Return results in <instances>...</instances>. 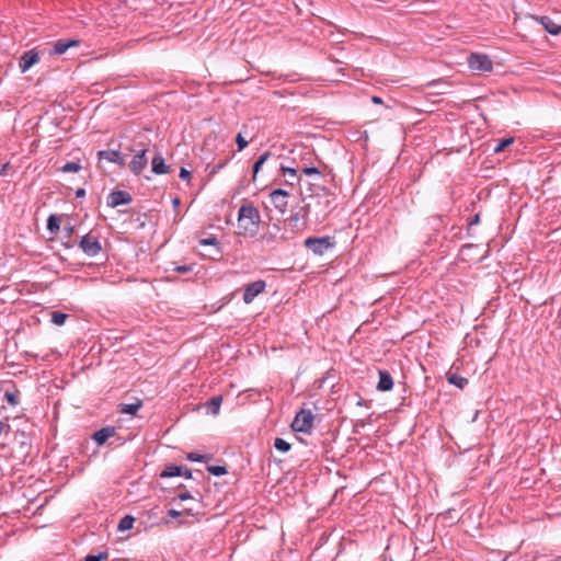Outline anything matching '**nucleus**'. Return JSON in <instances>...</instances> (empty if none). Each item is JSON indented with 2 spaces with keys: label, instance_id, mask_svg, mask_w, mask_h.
Masks as SVG:
<instances>
[{
  "label": "nucleus",
  "instance_id": "nucleus-8",
  "mask_svg": "<svg viewBox=\"0 0 561 561\" xmlns=\"http://www.w3.org/2000/svg\"><path fill=\"white\" fill-rule=\"evenodd\" d=\"M128 215V218L124 219L127 230H139L150 221L149 213H123Z\"/></svg>",
  "mask_w": 561,
  "mask_h": 561
},
{
  "label": "nucleus",
  "instance_id": "nucleus-27",
  "mask_svg": "<svg viewBox=\"0 0 561 561\" xmlns=\"http://www.w3.org/2000/svg\"><path fill=\"white\" fill-rule=\"evenodd\" d=\"M68 50V47H67V44H66V39H59L57 41L54 45H53V48L50 49V55H62L65 54L66 51Z\"/></svg>",
  "mask_w": 561,
  "mask_h": 561
},
{
  "label": "nucleus",
  "instance_id": "nucleus-17",
  "mask_svg": "<svg viewBox=\"0 0 561 561\" xmlns=\"http://www.w3.org/2000/svg\"><path fill=\"white\" fill-rule=\"evenodd\" d=\"M279 171L283 176H287L286 184L289 186L294 187L296 184L300 183L301 178L298 175L296 168L282 165Z\"/></svg>",
  "mask_w": 561,
  "mask_h": 561
},
{
  "label": "nucleus",
  "instance_id": "nucleus-33",
  "mask_svg": "<svg viewBox=\"0 0 561 561\" xmlns=\"http://www.w3.org/2000/svg\"><path fill=\"white\" fill-rule=\"evenodd\" d=\"M68 318V314L62 312H53L51 322L56 325H62Z\"/></svg>",
  "mask_w": 561,
  "mask_h": 561
},
{
  "label": "nucleus",
  "instance_id": "nucleus-9",
  "mask_svg": "<svg viewBox=\"0 0 561 561\" xmlns=\"http://www.w3.org/2000/svg\"><path fill=\"white\" fill-rule=\"evenodd\" d=\"M79 247L89 256H95L102 249L99 239L90 233L81 238Z\"/></svg>",
  "mask_w": 561,
  "mask_h": 561
},
{
  "label": "nucleus",
  "instance_id": "nucleus-39",
  "mask_svg": "<svg viewBox=\"0 0 561 561\" xmlns=\"http://www.w3.org/2000/svg\"><path fill=\"white\" fill-rule=\"evenodd\" d=\"M238 210H257V209L253 205L252 202L241 201V205L239 206Z\"/></svg>",
  "mask_w": 561,
  "mask_h": 561
},
{
  "label": "nucleus",
  "instance_id": "nucleus-53",
  "mask_svg": "<svg viewBox=\"0 0 561 561\" xmlns=\"http://www.w3.org/2000/svg\"><path fill=\"white\" fill-rule=\"evenodd\" d=\"M172 203H173V206H174L175 208H176V207H179V205H180V198L175 197V198L172 201Z\"/></svg>",
  "mask_w": 561,
  "mask_h": 561
},
{
  "label": "nucleus",
  "instance_id": "nucleus-1",
  "mask_svg": "<svg viewBox=\"0 0 561 561\" xmlns=\"http://www.w3.org/2000/svg\"><path fill=\"white\" fill-rule=\"evenodd\" d=\"M260 222V213H237V233L253 237L259 231Z\"/></svg>",
  "mask_w": 561,
  "mask_h": 561
},
{
  "label": "nucleus",
  "instance_id": "nucleus-20",
  "mask_svg": "<svg viewBox=\"0 0 561 561\" xmlns=\"http://www.w3.org/2000/svg\"><path fill=\"white\" fill-rule=\"evenodd\" d=\"M119 412L129 415H136L139 409L142 407V400L137 399L134 403L121 404Z\"/></svg>",
  "mask_w": 561,
  "mask_h": 561
},
{
  "label": "nucleus",
  "instance_id": "nucleus-34",
  "mask_svg": "<svg viewBox=\"0 0 561 561\" xmlns=\"http://www.w3.org/2000/svg\"><path fill=\"white\" fill-rule=\"evenodd\" d=\"M513 141H514L513 138H504L499 141V144L494 147L493 151L496 153L500 151H503L507 146L513 144Z\"/></svg>",
  "mask_w": 561,
  "mask_h": 561
},
{
  "label": "nucleus",
  "instance_id": "nucleus-19",
  "mask_svg": "<svg viewBox=\"0 0 561 561\" xmlns=\"http://www.w3.org/2000/svg\"><path fill=\"white\" fill-rule=\"evenodd\" d=\"M183 469H184V466L173 465V463L167 465V466H164L163 470L160 472L159 477L161 479L180 477L183 473Z\"/></svg>",
  "mask_w": 561,
  "mask_h": 561
},
{
  "label": "nucleus",
  "instance_id": "nucleus-49",
  "mask_svg": "<svg viewBox=\"0 0 561 561\" xmlns=\"http://www.w3.org/2000/svg\"><path fill=\"white\" fill-rule=\"evenodd\" d=\"M65 231H66V236L70 237L72 231H73V227L72 226H66L65 227Z\"/></svg>",
  "mask_w": 561,
  "mask_h": 561
},
{
  "label": "nucleus",
  "instance_id": "nucleus-32",
  "mask_svg": "<svg viewBox=\"0 0 561 561\" xmlns=\"http://www.w3.org/2000/svg\"><path fill=\"white\" fill-rule=\"evenodd\" d=\"M207 471L216 477L224 476L228 472L226 466H207Z\"/></svg>",
  "mask_w": 561,
  "mask_h": 561
},
{
  "label": "nucleus",
  "instance_id": "nucleus-54",
  "mask_svg": "<svg viewBox=\"0 0 561 561\" xmlns=\"http://www.w3.org/2000/svg\"><path fill=\"white\" fill-rule=\"evenodd\" d=\"M472 248H473V245H471V244H467V245H463V247H462V250H466V249H468V250H469V249H472Z\"/></svg>",
  "mask_w": 561,
  "mask_h": 561
},
{
  "label": "nucleus",
  "instance_id": "nucleus-37",
  "mask_svg": "<svg viewBox=\"0 0 561 561\" xmlns=\"http://www.w3.org/2000/svg\"><path fill=\"white\" fill-rule=\"evenodd\" d=\"M183 513L187 514V515H193L192 510H190V508H185L183 512L172 508V510L168 511V516H170L172 518H176V517H180Z\"/></svg>",
  "mask_w": 561,
  "mask_h": 561
},
{
  "label": "nucleus",
  "instance_id": "nucleus-52",
  "mask_svg": "<svg viewBox=\"0 0 561 561\" xmlns=\"http://www.w3.org/2000/svg\"><path fill=\"white\" fill-rule=\"evenodd\" d=\"M5 427H9V425L5 424L4 422L0 421V435L3 433Z\"/></svg>",
  "mask_w": 561,
  "mask_h": 561
},
{
  "label": "nucleus",
  "instance_id": "nucleus-22",
  "mask_svg": "<svg viewBox=\"0 0 561 561\" xmlns=\"http://www.w3.org/2000/svg\"><path fill=\"white\" fill-rule=\"evenodd\" d=\"M221 402H222V397L221 396H216V397H213L211 399H209L205 403V405L207 408V411L210 414L217 415L219 413V409H220Z\"/></svg>",
  "mask_w": 561,
  "mask_h": 561
},
{
  "label": "nucleus",
  "instance_id": "nucleus-26",
  "mask_svg": "<svg viewBox=\"0 0 561 561\" xmlns=\"http://www.w3.org/2000/svg\"><path fill=\"white\" fill-rule=\"evenodd\" d=\"M19 394L20 391L18 389H14V391L5 390L4 399L11 407H16L20 403Z\"/></svg>",
  "mask_w": 561,
  "mask_h": 561
},
{
  "label": "nucleus",
  "instance_id": "nucleus-7",
  "mask_svg": "<svg viewBox=\"0 0 561 561\" xmlns=\"http://www.w3.org/2000/svg\"><path fill=\"white\" fill-rule=\"evenodd\" d=\"M468 66L471 70L488 72L493 69V62L488 55L471 54L468 57Z\"/></svg>",
  "mask_w": 561,
  "mask_h": 561
},
{
  "label": "nucleus",
  "instance_id": "nucleus-2",
  "mask_svg": "<svg viewBox=\"0 0 561 561\" xmlns=\"http://www.w3.org/2000/svg\"><path fill=\"white\" fill-rule=\"evenodd\" d=\"M126 150L128 152L135 153L133 159L128 163V168L131 173H134L135 175H139L145 170L148 163V147L144 144H138L135 146L127 147Z\"/></svg>",
  "mask_w": 561,
  "mask_h": 561
},
{
  "label": "nucleus",
  "instance_id": "nucleus-3",
  "mask_svg": "<svg viewBox=\"0 0 561 561\" xmlns=\"http://www.w3.org/2000/svg\"><path fill=\"white\" fill-rule=\"evenodd\" d=\"M195 238L198 240L199 245L214 248V253L205 254L213 261L222 259V249L219 240L214 234H206L204 231L196 232Z\"/></svg>",
  "mask_w": 561,
  "mask_h": 561
},
{
  "label": "nucleus",
  "instance_id": "nucleus-45",
  "mask_svg": "<svg viewBox=\"0 0 561 561\" xmlns=\"http://www.w3.org/2000/svg\"><path fill=\"white\" fill-rule=\"evenodd\" d=\"M115 163L121 167L125 165L126 164V156L122 154L121 151H118V157L116 158Z\"/></svg>",
  "mask_w": 561,
  "mask_h": 561
},
{
  "label": "nucleus",
  "instance_id": "nucleus-38",
  "mask_svg": "<svg viewBox=\"0 0 561 561\" xmlns=\"http://www.w3.org/2000/svg\"><path fill=\"white\" fill-rule=\"evenodd\" d=\"M302 173L308 175V176H311V175H321V172L318 168L316 167H305L302 168Z\"/></svg>",
  "mask_w": 561,
  "mask_h": 561
},
{
  "label": "nucleus",
  "instance_id": "nucleus-40",
  "mask_svg": "<svg viewBox=\"0 0 561 561\" xmlns=\"http://www.w3.org/2000/svg\"><path fill=\"white\" fill-rule=\"evenodd\" d=\"M227 162H228V159H225V160L218 162L216 165L213 167L209 174L217 173L220 169H222L227 164Z\"/></svg>",
  "mask_w": 561,
  "mask_h": 561
},
{
  "label": "nucleus",
  "instance_id": "nucleus-15",
  "mask_svg": "<svg viewBox=\"0 0 561 561\" xmlns=\"http://www.w3.org/2000/svg\"><path fill=\"white\" fill-rule=\"evenodd\" d=\"M116 433V428L114 426H105L94 432L92 435V439L98 445H103L108 438L113 437Z\"/></svg>",
  "mask_w": 561,
  "mask_h": 561
},
{
  "label": "nucleus",
  "instance_id": "nucleus-24",
  "mask_svg": "<svg viewBox=\"0 0 561 561\" xmlns=\"http://www.w3.org/2000/svg\"><path fill=\"white\" fill-rule=\"evenodd\" d=\"M118 157V150H100L98 152V159L106 160L108 162L115 163L116 158Z\"/></svg>",
  "mask_w": 561,
  "mask_h": 561
},
{
  "label": "nucleus",
  "instance_id": "nucleus-29",
  "mask_svg": "<svg viewBox=\"0 0 561 561\" xmlns=\"http://www.w3.org/2000/svg\"><path fill=\"white\" fill-rule=\"evenodd\" d=\"M274 447L280 453H287L290 450L291 445L285 439L277 437L274 440Z\"/></svg>",
  "mask_w": 561,
  "mask_h": 561
},
{
  "label": "nucleus",
  "instance_id": "nucleus-42",
  "mask_svg": "<svg viewBox=\"0 0 561 561\" xmlns=\"http://www.w3.org/2000/svg\"><path fill=\"white\" fill-rule=\"evenodd\" d=\"M193 270V265H176L174 271L178 273H187Z\"/></svg>",
  "mask_w": 561,
  "mask_h": 561
},
{
  "label": "nucleus",
  "instance_id": "nucleus-51",
  "mask_svg": "<svg viewBox=\"0 0 561 561\" xmlns=\"http://www.w3.org/2000/svg\"><path fill=\"white\" fill-rule=\"evenodd\" d=\"M371 101H373L375 104H381V103H382V100H381V98H379V96H373V98H371Z\"/></svg>",
  "mask_w": 561,
  "mask_h": 561
},
{
  "label": "nucleus",
  "instance_id": "nucleus-11",
  "mask_svg": "<svg viewBox=\"0 0 561 561\" xmlns=\"http://www.w3.org/2000/svg\"><path fill=\"white\" fill-rule=\"evenodd\" d=\"M133 201L131 195L126 191H113L106 197V206L115 208L119 205H128Z\"/></svg>",
  "mask_w": 561,
  "mask_h": 561
},
{
  "label": "nucleus",
  "instance_id": "nucleus-46",
  "mask_svg": "<svg viewBox=\"0 0 561 561\" xmlns=\"http://www.w3.org/2000/svg\"><path fill=\"white\" fill-rule=\"evenodd\" d=\"M479 221H480L479 213H476V215L468 222V228L470 229L472 226L479 224Z\"/></svg>",
  "mask_w": 561,
  "mask_h": 561
},
{
  "label": "nucleus",
  "instance_id": "nucleus-6",
  "mask_svg": "<svg viewBox=\"0 0 561 561\" xmlns=\"http://www.w3.org/2000/svg\"><path fill=\"white\" fill-rule=\"evenodd\" d=\"M305 245L307 249L312 251L317 255H322L329 249L333 248L334 242L331 237H310L305 240Z\"/></svg>",
  "mask_w": 561,
  "mask_h": 561
},
{
  "label": "nucleus",
  "instance_id": "nucleus-14",
  "mask_svg": "<svg viewBox=\"0 0 561 561\" xmlns=\"http://www.w3.org/2000/svg\"><path fill=\"white\" fill-rule=\"evenodd\" d=\"M535 20L538 21L546 32L551 35H558L561 33V24H557L552 19L547 15L535 16Z\"/></svg>",
  "mask_w": 561,
  "mask_h": 561
},
{
  "label": "nucleus",
  "instance_id": "nucleus-50",
  "mask_svg": "<svg viewBox=\"0 0 561 561\" xmlns=\"http://www.w3.org/2000/svg\"><path fill=\"white\" fill-rule=\"evenodd\" d=\"M9 165H10V163H9V162H7V163H4V164L2 165V168H1V170H0V175L5 174V171H7V169L9 168Z\"/></svg>",
  "mask_w": 561,
  "mask_h": 561
},
{
  "label": "nucleus",
  "instance_id": "nucleus-48",
  "mask_svg": "<svg viewBox=\"0 0 561 561\" xmlns=\"http://www.w3.org/2000/svg\"><path fill=\"white\" fill-rule=\"evenodd\" d=\"M85 195V190L84 188H78L76 191V197H83Z\"/></svg>",
  "mask_w": 561,
  "mask_h": 561
},
{
  "label": "nucleus",
  "instance_id": "nucleus-36",
  "mask_svg": "<svg viewBox=\"0 0 561 561\" xmlns=\"http://www.w3.org/2000/svg\"><path fill=\"white\" fill-rule=\"evenodd\" d=\"M236 142L238 146V151H242L248 146V140L242 136L241 133H239L236 137Z\"/></svg>",
  "mask_w": 561,
  "mask_h": 561
},
{
  "label": "nucleus",
  "instance_id": "nucleus-30",
  "mask_svg": "<svg viewBox=\"0 0 561 561\" xmlns=\"http://www.w3.org/2000/svg\"><path fill=\"white\" fill-rule=\"evenodd\" d=\"M60 170L64 173L78 172L81 170V164L79 161H70L64 164Z\"/></svg>",
  "mask_w": 561,
  "mask_h": 561
},
{
  "label": "nucleus",
  "instance_id": "nucleus-18",
  "mask_svg": "<svg viewBox=\"0 0 561 561\" xmlns=\"http://www.w3.org/2000/svg\"><path fill=\"white\" fill-rule=\"evenodd\" d=\"M151 171L154 174H167L170 172V167L165 164L163 157L158 153L151 160Z\"/></svg>",
  "mask_w": 561,
  "mask_h": 561
},
{
  "label": "nucleus",
  "instance_id": "nucleus-5",
  "mask_svg": "<svg viewBox=\"0 0 561 561\" xmlns=\"http://www.w3.org/2000/svg\"><path fill=\"white\" fill-rule=\"evenodd\" d=\"M313 426V414L310 410L301 409L295 416L291 428L299 433H310Z\"/></svg>",
  "mask_w": 561,
  "mask_h": 561
},
{
  "label": "nucleus",
  "instance_id": "nucleus-16",
  "mask_svg": "<svg viewBox=\"0 0 561 561\" xmlns=\"http://www.w3.org/2000/svg\"><path fill=\"white\" fill-rule=\"evenodd\" d=\"M379 381L377 390L381 392L389 391L393 388V379L388 370H379Z\"/></svg>",
  "mask_w": 561,
  "mask_h": 561
},
{
  "label": "nucleus",
  "instance_id": "nucleus-13",
  "mask_svg": "<svg viewBox=\"0 0 561 561\" xmlns=\"http://www.w3.org/2000/svg\"><path fill=\"white\" fill-rule=\"evenodd\" d=\"M39 55L35 49H30L23 53L20 58L19 67L22 73L26 72L31 67L37 64Z\"/></svg>",
  "mask_w": 561,
  "mask_h": 561
},
{
  "label": "nucleus",
  "instance_id": "nucleus-43",
  "mask_svg": "<svg viewBox=\"0 0 561 561\" xmlns=\"http://www.w3.org/2000/svg\"><path fill=\"white\" fill-rule=\"evenodd\" d=\"M66 44L69 49L71 47H78L81 44V42H80V39L69 38V39H66Z\"/></svg>",
  "mask_w": 561,
  "mask_h": 561
},
{
  "label": "nucleus",
  "instance_id": "nucleus-12",
  "mask_svg": "<svg viewBox=\"0 0 561 561\" xmlns=\"http://www.w3.org/2000/svg\"><path fill=\"white\" fill-rule=\"evenodd\" d=\"M289 192L284 188H276L270 193V199L277 210H284L287 206Z\"/></svg>",
  "mask_w": 561,
  "mask_h": 561
},
{
  "label": "nucleus",
  "instance_id": "nucleus-23",
  "mask_svg": "<svg viewBox=\"0 0 561 561\" xmlns=\"http://www.w3.org/2000/svg\"><path fill=\"white\" fill-rule=\"evenodd\" d=\"M447 380L459 389H463L468 385V379L457 374H450Z\"/></svg>",
  "mask_w": 561,
  "mask_h": 561
},
{
  "label": "nucleus",
  "instance_id": "nucleus-41",
  "mask_svg": "<svg viewBox=\"0 0 561 561\" xmlns=\"http://www.w3.org/2000/svg\"><path fill=\"white\" fill-rule=\"evenodd\" d=\"M179 176L184 181H190L192 174L191 171H188L187 169L181 168Z\"/></svg>",
  "mask_w": 561,
  "mask_h": 561
},
{
  "label": "nucleus",
  "instance_id": "nucleus-44",
  "mask_svg": "<svg viewBox=\"0 0 561 561\" xmlns=\"http://www.w3.org/2000/svg\"><path fill=\"white\" fill-rule=\"evenodd\" d=\"M180 501H186L193 499L192 494L188 491H184L178 494L176 496Z\"/></svg>",
  "mask_w": 561,
  "mask_h": 561
},
{
  "label": "nucleus",
  "instance_id": "nucleus-10",
  "mask_svg": "<svg viewBox=\"0 0 561 561\" xmlns=\"http://www.w3.org/2000/svg\"><path fill=\"white\" fill-rule=\"evenodd\" d=\"M266 283L263 279H259L248 284L243 293V301L251 304L260 294L265 290Z\"/></svg>",
  "mask_w": 561,
  "mask_h": 561
},
{
  "label": "nucleus",
  "instance_id": "nucleus-25",
  "mask_svg": "<svg viewBox=\"0 0 561 561\" xmlns=\"http://www.w3.org/2000/svg\"><path fill=\"white\" fill-rule=\"evenodd\" d=\"M135 520H136V519H135V517H134V516H131V515H126V516H124V517L119 520L118 526H117V529H118L119 531L128 530V529L133 528Z\"/></svg>",
  "mask_w": 561,
  "mask_h": 561
},
{
  "label": "nucleus",
  "instance_id": "nucleus-21",
  "mask_svg": "<svg viewBox=\"0 0 561 561\" xmlns=\"http://www.w3.org/2000/svg\"><path fill=\"white\" fill-rule=\"evenodd\" d=\"M60 225H61V217L60 216H57L55 214H51L48 219H47V230L51 233V234H57L58 231L60 230Z\"/></svg>",
  "mask_w": 561,
  "mask_h": 561
},
{
  "label": "nucleus",
  "instance_id": "nucleus-47",
  "mask_svg": "<svg viewBox=\"0 0 561 561\" xmlns=\"http://www.w3.org/2000/svg\"><path fill=\"white\" fill-rule=\"evenodd\" d=\"M182 476L184 478H186V479H191L192 478V471L190 469H187L186 467H184Z\"/></svg>",
  "mask_w": 561,
  "mask_h": 561
},
{
  "label": "nucleus",
  "instance_id": "nucleus-35",
  "mask_svg": "<svg viewBox=\"0 0 561 561\" xmlns=\"http://www.w3.org/2000/svg\"><path fill=\"white\" fill-rule=\"evenodd\" d=\"M107 558V552L103 551L98 554H88L84 559V561H102Z\"/></svg>",
  "mask_w": 561,
  "mask_h": 561
},
{
  "label": "nucleus",
  "instance_id": "nucleus-28",
  "mask_svg": "<svg viewBox=\"0 0 561 561\" xmlns=\"http://www.w3.org/2000/svg\"><path fill=\"white\" fill-rule=\"evenodd\" d=\"M271 157V152L270 151H265L263 154H261L257 160L254 162L253 164V168H252V172H253V176H255L259 171L261 170L262 165L265 163V161Z\"/></svg>",
  "mask_w": 561,
  "mask_h": 561
},
{
  "label": "nucleus",
  "instance_id": "nucleus-4",
  "mask_svg": "<svg viewBox=\"0 0 561 561\" xmlns=\"http://www.w3.org/2000/svg\"><path fill=\"white\" fill-rule=\"evenodd\" d=\"M321 194H317L314 196H310V202L306 204V206L302 208V210H309L312 206L313 207H321V208H336V196L325 188H321Z\"/></svg>",
  "mask_w": 561,
  "mask_h": 561
},
{
  "label": "nucleus",
  "instance_id": "nucleus-31",
  "mask_svg": "<svg viewBox=\"0 0 561 561\" xmlns=\"http://www.w3.org/2000/svg\"><path fill=\"white\" fill-rule=\"evenodd\" d=\"M186 458L190 461L204 462V461H208L211 458V456L210 455H202V454H197V453H190V454H187Z\"/></svg>",
  "mask_w": 561,
  "mask_h": 561
}]
</instances>
